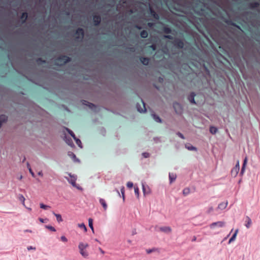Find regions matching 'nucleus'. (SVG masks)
<instances>
[{
  "label": "nucleus",
  "instance_id": "f257e3e1",
  "mask_svg": "<svg viewBox=\"0 0 260 260\" xmlns=\"http://www.w3.org/2000/svg\"><path fill=\"white\" fill-rule=\"evenodd\" d=\"M89 246L87 243H84L83 242H80L78 245V248L79 250V253L84 258H87L89 253L87 251L86 249Z\"/></svg>",
  "mask_w": 260,
  "mask_h": 260
},
{
  "label": "nucleus",
  "instance_id": "f03ea898",
  "mask_svg": "<svg viewBox=\"0 0 260 260\" xmlns=\"http://www.w3.org/2000/svg\"><path fill=\"white\" fill-rule=\"evenodd\" d=\"M56 61L60 62L61 65H63L71 61V58L66 55H61L57 57Z\"/></svg>",
  "mask_w": 260,
  "mask_h": 260
},
{
  "label": "nucleus",
  "instance_id": "7ed1b4c3",
  "mask_svg": "<svg viewBox=\"0 0 260 260\" xmlns=\"http://www.w3.org/2000/svg\"><path fill=\"white\" fill-rule=\"evenodd\" d=\"M84 36V30L81 28H78L76 29L75 37L76 40H82Z\"/></svg>",
  "mask_w": 260,
  "mask_h": 260
},
{
  "label": "nucleus",
  "instance_id": "20e7f679",
  "mask_svg": "<svg viewBox=\"0 0 260 260\" xmlns=\"http://www.w3.org/2000/svg\"><path fill=\"white\" fill-rule=\"evenodd\" d=\"M141 104H138V103L137 104V110L140 113L145 112L146 111L145 104L144 103V102H143V101L142 100H141Z\"/></svg>",
  "mask_w": 260,
  "mask_h": 260
},
{
  "label": "nucleus",
  "instance_id": "39448f33",
  "mask_svg": "<svg viewBox=\"0 0 260 260\" xmlns=\"http://www.w3.org/2000/svg\"><path fill=\"white\" fill-rule=\"evenodd\" d=\"M240 169V166H239V161H238L237 164L236 165L235 167H234V168L231 171V174L232 176H234V177H236Z\"/></svg>",
  "mask_w": 260,
  "mask_h": 260
},
{
  "label": "nucleus",
  "instance_id": "423d86ee",
  "mask_svg": "<svg viewBox=\"0 0 260 260\" xmlns=\"http://www.w3.org/2000/svg\"><path fill=\"white\" fill-rule=\"evenodd\" d=\"M225 225V222L224 221H217L215 222H213L210 225V228L211 229H214L215 226H217L219 228H222Z\"/></svg>",
  "mask_w": 260,
  "mask_h": 260
},
{
  "label": "nucleus",
  "instance_id": "0eeeda50",
  "mask_svg": "<svg viewBox=\"0 0 260 260\" xmlns=\"http://www.w3.org/2000/svg\"><path fill=\"white\" fill-rule=\"evenodd\" d=\"M93 21L95 26H98L101 22V17L100 15H94L93 16Z\"/></svg>",
  "mask_w": 260,
  "mask_h": 260
},
{
  "label": "nucleus",
  "instance_id": "6e6552de",
  "mask_svg": "<svg viewBox=\"0 0 260 260\" xmlns=\"http://www.w3.org/2000/svg\"><path fill=\"white\" fill-rule=\"evenodd\" d=\"M149 12L151 15L155 19L158 20L159 19V16L157 14L155 11L151 8L149 7Z\"/></svg>",
  "mask_w": 260,
  "mask_h": 260
},
{
  "label": "nucleus",
  "instance_id": "1a4fd4ad",
  "mask_svg": "<svg viewBox=\"0 0 260 260\" xmlns=\"http://www.w3.org/2000/svg\"><path fill=\"white\" fill-rule=\"evenodd\" d=\"M140 60L142 63H143L144 65L147 66L148 64L150 59L148 57H141L140 58Z\"/></svg>",
  "mask_w": 260,
  "mask_h": 260
},
{
  "label": "nucleus",
  "instance_id": "9d476101",
  "mask_svg": "<svg viewBox=\"0 0 260 260\" xmlns=\"http://www.w3.org/2000/svg\"><path fill=\"white\" fill-rule=\"evenodd\" d=\"M159 230L160 231L166 233H169L171 232V229L169 226H163L160 227L159 228Z\"/></svg>",
  "mask_w": 260,
  "mask_h": 260
},
{
  "label": "nucleus",
  "instance_id": "9b49d317",
  "mask_svg": "<svg viewBox=\"0 0 260 260\" xmlns=\"http://www.w3.org/2000/svg\"><path fill=\"white\" fill-rule=\"evenodd\" d=\"M259 4L258 2H253L249 4L248 6L250 9H253L258 7Z\"/></svg>",
  "mask_w": 260,
  "mask_h": 260
},
{
  "label": "nucleus",
  "instance_id": "f8f14e48",
  "mask_svg": "<svg viewBox=\"0 0 260 260\" xmlns=\"http://www.w3.org/2000/svg\"><path fill=\"white\" fill-rule=\"evenodd\" d=\"M195 95H196V94L194 92H191L188 96V100L192 104H196V102L194 101Z\"/></svg>",
  "mask_w": 260,
  "mask_h": 260
},
{
  "label": "nucleus",
  "instance_id": "ddd939ff",
  "mask_svg": "<svg viewBox=\"0 0 260 260\" xmlns=\"http://www.w3.org/2000/svg\"><path fill=\"white\" fill-rule=\"evenodd\" d=\"M7 120V116L5 115H0V127H1L3 123Z\"/></svg>",
  "mask_w": 260,
  "mask_h": 260
},
{
  "label": "nucleus",
  "instance_id": "4468645a",
  "mask_svg": "<svg viewBox=\"0 0 260 260\" xmlns=\"http://www.w3.org/2000/svg\"><path fill=\"white\" fill-rule=\"evenodd\" d=\"M177 176L176 174L170 173H169V180L170 183H172L174 181H175L176 179Z\"/></svg>",
  "mask_w": 260,
  "mask_h": 260
},
{
  "label": "nucleus",
  "instance_id": "2eb2a0df",
  "mask_svg": "<svg viewBox=\"0 0 260 260\" xmlns=\"http://www.w3.org/2000/svg\"><path fill=\"white\" fill-rule=\"evenodd\" d=\"M27 17H28V15L26 12H23L20 18L22 20V22L23 23L25 22L26 19H27Z\"/></svg>",
  "mask_w": 260,
  "mask_h": 260
},
{
  "label": "nucleus",
  "instance_id": "dca6fc26",
  "mask_svg": "<svg viewBox=\"0 0 260 260\" xmlns=\"http://www.w3.org/2000/svg\"><path fill=\"white\" fill-rule=\"evenodd\" d=\"M228 205V202H222L219 204L218 206V209L220 210L224 209Z\"/></svg>",
  "mask_w": 260,
  "mask_h": 260
},
{
  "label": "nucleus",
  "instance_id": "f3484780",
  "mask_svg": "<svg viewBox=\"0 0 260 260\" xmlns=\"http://www.w3.org/2000/svg\"><path fill=\"white\" fill-rule=\"evenodd\" d=\"M225 22L229 25H231L233 26H235V27L238 28V29H241L239 25H237L235 23L233 22L231 20H227L225 21Z\"/></svg>",
  "mask_w": 260,
  "mask_h": 260
},
{
  "label": "nucleus",
  "instance_id": "a211bd4d",
  "mask_svg": "<svg viewBox=\"0 0 260 260\" xmlns=\"http://www.w3.org/2000/svg\"><path fill=\"white\" fill-rule=\"evenodd\" d=\"M247 162V157H246L244 158V162H243L242 169H241V173H240L242 175L244 173V172L245 171V168Z\"/></svg>",
  "mask_w": 260,
  "mask_h": 260
},
{
  "label": "nucleus",
  "instance_id": "6ab92c4d",
  "mask_svg": "<svg viewBox=\"0 0 260 260\" xmlns=\"http://www.w3.org/2000/svg\"><path fill=\"white\" fill-rule=\"evenodd\" d=\"M100 203L102 205L105 210H106L107 209V205L105 200L103 199H100Z\"/></svg>",
  "mask_w": 260,
  "mask_h": 260
},
{
  "label": "nucleus",
  "instance_id": "aec40b11",
  "mask_svg": "<svg viewBox=\"0 0 260 260\" xmlns=\"http://www.w3.org/2000/svg\"><path fill=\"white\" fill-rule=\"evenodd\" d=\"M69 175L71 177V180H68V181L72 184L73 186H75L76 179L74 177L72 176L71 174H69Z\"/></svg>",
  "mask_w": 260,
  "mask_h": 260
},
{
  "label": "nucleus",
  "instance_id": "412c9836",
  "mask_svg": "<svg viewBox=\"0 0 260 260\" xmlns=\"http://www.w3.org/2000/svg\"><path fill=\"white\" fill-rule=\"evenodd\" d=\"M83 104L84 105L88 106L91 109H93V108H95V106L94 104L89 103L86 101H84Z\"/></svg>",
  "mask_w": 260,
  "mask_h": 260
},
{
  "label": "nucleus",
  "instance_id": "4be33fe9",
  "mask_svg": "<svg viewBox=\"0 0 260 260\" xmlns=\"http://www.w3.org/2000/svg\"><path fill=\"white\" fill-rule=\"evenodd\" d=\"M162 30L164 32L167 34H170L172 31L171 28L168 26H164L162 28Z\"/></svg>",
  "mask_w": 260,
  "mask_h": 260
},
{
  "label": "nucleus",
  "instance_id": "5701e85b",
  "mask_svg": "<svg viewBox=\"0 0 260 260\" xmlns=\"http://www.w3.org/2000/svg\"><path fill=\"white\" fill-rule=\"evenodd\" d=\"M148 33L146 30H144L140 32V36L142 38H146L148 37Z\"/></svg>",
  "mask_w": 260,
  "mask_h": 260
},
{
  "label": "nucleus",
  "instance_id": "b1692460",
  "mask_svg": "<svg viewBox=\"0 0 260 260\" xmlns=\"http://www.w3.org/2000/svg\"><path fill=\"white\" fill-rule=\"evenodd\" d=\"M246 224H245V226L247 228H249L251 224V219L247 216L246 218Z\"/></svg>",
  "mask_w": 260,
  "mask_h": 260
},
{
  "label": "nucleus",
  "instance_id": "393cba45",
  "mask_svg": "<svg viewBox=\"0 0 260 260\" xmlns=\"http://www.w3.org/2000/svg\"><path fill=\"white\" fill-rule=\"evenodd\" d=\"M18 199L22 203V205L24 206H25V198L24 197V196L22 195V194H19L18 196Z\"/></svg>",
  "mask_w": 260,
  "mask_h": 260
},
{
  "label": "nucleus",
  "instance_id": "a878e982",
  "mask_svg": "<svg viewBox=\"0 0 260 260\" xmlns=\"http://www.w3.org/2000/svg\"><path fill=\"white\" fill-rule=\"evenodd\" d=\"M185 147L189 150H197V148L190 144H186Z\"/></svg>",
  "mask_w": 260,
  "mask_h": 260
},
{
  "label": "nucleus",
  "instance_id": "bb28decb",
  "mask_svg": "<svg viewBox=\"0 0 260 260\" xmlns=\"http://www.w3.org/2000/svg\"><path fill=\"white\" fill-rule=\"evenodd\" d=\"M143 191L144 195L148 194L150 192L149 187L146 188L144 185H143Z\"/></svg>",
  "mask_w": 260,
  "mask_h": 260
},
{
  "label": "nucleus",
  "instance_id": "cd10ccee",
  "mask_svg": "<svg viewBox=\"0 0 260 260\" xmlns=\"http://www.w3.org/2000/svg\"><path fill=\"white\" fill-rule=\"evenodd\" d=\"M88 224H89V226L91 229L92 232L94 233V229H93V220L91 218H89Z\"/></svg>",
  "mask_w": 260,
  "mask_h": 260
},
{
  "label": "nucleus",
  "instance_id": "c85d7f7f",
  "mask_svg": "<svg viewBox=\"0 0 260 260\" xmlns=\"http://www.w3.org/2000/svg\"><path fill=\"white\" fill-rule=\"evenodd\" d=\"M217 132V128L214 126H211L210 127V132L212 134H215Z\"/></svg>",
  "mask_w": 260,
  "mask_h": 260
},
{
  "label": "nucleus",
  "instance_id": "c756f323",
  "mask_svg": "<svg viewBox=\"0 0 260 260\" xmlns=\"http://www.w3.org/2000/svg\"><path fill=\"white\" fill-rule=\"evenodd\" d=\"M54 215L56 216V220L58 222H60L61 221H62V217H61V215L60 214H56L55 213H53Z\"/></svg>",
  "mask_w": 260,
  "mask_h": 260
},
{
  "label": "nucleus",
  "instance_id": "7c9ffc66",
  "mask_svg": "<svg viewBox=\"0 0 260 260\" xmlns=\"http://www.w3.org/2000/svg\"><path fill=\"white\" fill-rule=\"evenodd\" d=\"M237 233H238V230H237L236 231L235 233L234 234V235L232 236V237L230 238L229 242V243H231L235 240Z\"/></svg>",
  "mask_w": 260,
  "mask_h": 260
},
{
  "label": "nucleus",
  "instance_id": "2f4dec72",
  "mask_svg": "<svg viewBox=\"0 0 260 260\" xmlns=\"http://www.w3.org/2000/svg\"><path fill=\"white\" fill-rule=\"evenodd\" d=\"M36 61H37V63L39 64L45 63L46 62L45 60L43 59L42 58H38L36 60Z\"/></svg>",
  "mask_w": 260,
  "mask_h": 260
},
{
  "label": "nucleus",
  "instance_id": "473e14b6",
  "mask_svg": "<svg viewBox=\"0 0 260 260\" xmlns=\"http://www.w3.org/2000/svg\"><path fill=\"white\" fill-rule=\"evenodd\" d=\"M66 130L69 133V134L74 138V139H76V137L75 134L71 130H70L68 128H66Z\"/></svg>",
  "mask_w": 260,
  "mask_h": 260
},
{
  "label": "nucleus",
  "instance_id": "72a5a7b5",
  "mask_svg": "<svg viewBox=\"0 0 260 260\" xmlns=\"http://www.w3.org/2000/svg\"><path fill=\"white\" fill-rule=\"evenodd\" d=\"M152 115H153V118L155 121H156L157 122H161V119L158 116H157L155 114H153Z\"/></svg>",
  "mask_w": 260,
  "mask_h": 260
},
{
  "label": "nucleus",
  "instance_id": "f704fd0d",
  "mask_svg": "<svg viewBox=\"0 0 260 260\" xmlns=\"http://www.w3.org/2000/svg\"><path fill=\"white\" fill-rule=\"evenodd\" d=\"M78 226L80 228L83 229L85 232H87V228L83 223L78 224Z\"/></svg>",
  "mask_w": 260,
  "mask_h": 260
},
{
  "label": "nucleus",
  "instance_id": "c9c22d12",
  "mask_svg": "<svg viewBox=\"0 0 260 260\" xmlns=\"http://www.w3.org/2000/svg\"><path fill=\"white\" fill-rule=\"evenodd\" d=\"M40 208H42V209H43L46 210V209L50 208V206H47V205H44L43 203H41L40 204Z\"/></svg>",
  "mask_w": 260,
  "mask_h": 260
},
{
  "label": "nucleus",
  "instance_id": "e433bc0d",
  "mask_svg": "<svg viewBox=\"0 0 260 260\" xmlns=\"http://www.w3.org/2000/svg\"><path fill=\"white\" fill-rule=\"evenodd\" d=\"M190 192V189L188 188H186L183 190V194L184 196L188 194Z\"/></svg>",
  "mask_w": 260,
  "mask_h": 260
},
{
  "label": "nucleus",
  "instance_id": "4c0bfd02",
  "mask_svg": "<svg viewBox=\"0 0 260 260\" xmlns=\"http://www.w3.org/2000/svg\"><path fill=\"white\" fill-rule=\"evenodd\" d=\"M68 155L70 156L72 159L75 160L76 158L75 154L72 152H69Z\"/></svg>",
  "mask_w": 260,
  "mask_h": 260
},
{
  "label": "nucleus",
  "instance_id": "58836bf2",
  "mask_svg": "<svg viewBox=\"0 0 260 260\" xmlns=\"http://www.w3.org/2000/svg\"><path fill=\"white\" fill-rule=\"evenodd\" d=\"M45 228L52 232L56 231L54 227H53L52 226L47 225H45Z\"/></svg>",
  "mask_w": 260,
  "mask_h": 260
},
{
  "label": "nucleus",
  "instance_id": "ea45409f",
  "mask_svg": "<svg viewBox=\"0 0 260 260\" xmlns=\"http://www.w3.org/2000/svg\"><path fill=\"white\" fill-rule=\"evenodd\" d=\"M27 167L28 168L29 172L31 174V176L33 177H35V175L34 173L33 172L32 170H31V168L30 167L28 163H27Z\"/></svg>",
  "mask_w": 260,
  "mask_h": 260
},
{
  "label": "nucleus",
  "instance_id": "a19ab883",
  "mask_svg": "<svg viewBox=\"0 0 260 260\" xmlns=\"http://www.w3.org/2000/svg\"><path fill=\"white\" fill-rule=\"evenodd\" d=\"M76 141V144L81 148H82L81 145V141L76 138V139H74Z\"/></svg>",
  "mask_w": 260,
  "mask_h": 260
},
{
  "label": "nucleus",
  "instance_id": "79ce46f5",
  "mask_svg": "<svg viewBox=\"0 0 260 260\" xmlns=\"http://www.w3.org/2000/svg\"><path fill=\"white\" fill-rule=\"evenodd\" d=\"M179 106V104L178 103H175L173 105L174 109L176 112V113H177V107Z\"/></svg>",
  "mask_w": 260,
  "mask_h": 260
},
{
  "label": "nucleus",
  "instance_id": "37998d69",
  "mask_svg": "<svg viewBox=\"0 0 260 260\" xmlns=\"http://www.w3.org/2000/svg\"><path fill=\"white\" fill-rule=\"evenodd\" d=\"M135 193L137 195V197L139 198V188L138 187H135Z\"/></svg>",
  "mask_w": 260,
  "mask_h": 260
},
{
  "label": "nucleus",
  "instance_id": "c03bdc74",
  "mask_svg": "<svg viewBox=\"0 0 260 260\" xmlns=\"http://www.w3.org/2000/svg\"><path fill=\"white\" fill-rule=\"evenodd\" d=\"M121 192L122 194L123 200H124V187L122 186L121 188Z\"/></svg>",
  "mask_w": 260,
  "mask_h": 260
},
{
  "label": "nucleus",
  "instance_id": "a18cd8bd",
  "mask_svg": "<svg viewBox=\"0 0 260 260\" xmlns=\"http://www.w3.org/2000/svg\"><path fill=\"white\" fill-rule=\"evenodd\" d=\"M126 185L128 188H131L133 186V183L132 182H128Z\"/></svg>",
  "mask_w": 260,
  "mask_h": 260
},
{
  "label": "nucleus",
  "instance_id": "49530a36",
  "mask_svg": "<svg viewBox=\"0 0 260 260\" xmlns=\"http://www.w3.org/2000/svg\"><path fill=\"white\" fill-rule=\"evenodd\" d=\"M60 239L62 241V242H67L68 241V239L67 238L64 236H62L61 237H60Z\"/></svg>",
  "mask_w": 260,
  "mask_h": 260
},
{
  "label": "nucleus",
  "instance_id": "de8ad7c7",
  "mask_svg": "<svg viewBox=\"0 0 260 260\" xmlns=\"http://www.w3.org/2000/svg\"><path fill=\"white\" fill-rule=\"evenodd\" d=\"M149 47L153 51L156 50V45L155 44H152Z\"/></svg>",
  "mask_w": 260,
  "mask_h": 260
},
{
  "label": "nucleus",
  "instance_id": "09e8293b",
  "mask_svg": "<svg viewBox=\"0 0 260 260\" xmlns=\"http://www.w3.org/2000/svg\"><path fill=\"white\" fill-rule=\"evenodd\" d=\"M179 43H180V49H181L183 48V42L182 40L180 39Z\"/></svg>",
  "mask_w": 260,
  "mask_h": 260
},
{
  "label": "nucleus",
  "instance_id": "8fccbe9b",
  "mask_svg": "<svg viewBox=\"0 0 260 260\" xmlns=\"http://www.w3.org/2000/svg\"><path fill=\"white\" fill-rule=\"evenodd\" d=\"M153 25H154V24L152 22H148L147 23V26L149 27H152L153 26Z\"/></svg>",
  "mask_w": 260,
  "mask_h": 260
},
{
  "label": "nucleus",
  "instance_id": "3c124183",
  "mask_svg": "<svg viewBox=\"0 0 260 260\" xmlns=\"http://www.w3.org/2000/svg\"><path fill=\"white\" fill-rule=\"evenodd\" d=\"M143 155L144 156V157L146 158L149 156V153L145 152L143 153Z\"/></svg>",
  "mask_w": 260,
  "mask_h": 260
},
{
  "label": "nucleus",
  "instance_id": "603ef678",
  "mask_svg": "<svg viewBox=\"0 0 260 260\" xmlns=\"http://www.w3.org/2000/svg\"><path fill=\"white\" fill-rule=\"evenodd\" d=\"M135 27L139 30L142 28V27L139 25H136L135 26Z\"/></svg>",
  "mask_w": 260,
  "mask_h": 260
},
{
  "label": "nucleus",
  "instance_id": "864d4df0",
  "mask_svg": "<svg viewBox=\"0 0 260 260\" xmlns=\"http://www.w3.org/2000/svg\"><path fill=\"white\" fill-rule=\"evenodd\" d=\"M213 210V207H210L209 209H208V210L207 211L208 213H210L211 212H212V211Z\"/></svg>",
  "mask_w": 260,
  "mask_h": 260
},
{
  "label": "nucleus",
  "instance_id": "5fc2aeb1",
  "mask_svg": "<svg viewBox=\"0 0 260 260\" xmlns=\"http://www.w3.org/2000/svg\"><path fill=\"white\" fill-rule=\"evenodd\" d=\"M154 250L153 249H149V250H147V253H150L151 252L154 251Z\"/></svg>",
  "mask_w": 260,
  "mask_h": 260
},
{
  "label": "nucleus",
  "instance_id": "6e6d98bb",
  "mask_svg": "<svg viewBox=\"0 0 260 260\" xmlns=\"http://www.w3.org/2000/svg\"><path fill=\"white\" fill-rule=\"evenodd\" d=\"M36 249V248H35V247H32V246H28V247H27V249H28V250H31V249Z\"/></svg>",
  "mask_w": 260,
  "mask_h": 260
},
{
  "label": "nucleus",
  "instance_id": "4d7b16f0",
  "mask_svg": "<svg viewBox=\"0 0 260 260\" xmlns=\"http://www.w3.org/2000/svg\"><path fill=\"white\" fill-rule=\"evenodd\" d=\"M129 49V51L131 52H134L135 50V49L134 47H131Z\"/></svg>",
  "mask_w": 260,
  "mask_h": 260
},
{
  "label": "nucleus",
  "instance_id": "13d9d810",
  "mask_svg": "<svg viewBox=\"0 0 260 260\" xmlns=\"http://www.w3.org/2000/svg\"><path fill=\"white\" fill-rule=\"evenodd\" d=\"M39 220H40V222H41L42 223L45 222V219H44L43 218H39Z\"/></svg>",
  "mask_w": 260,
  "mask_h": 260
},
{
  "label": "nucleus",
  "instance_id": "bf43d9fd",
  "mask_svg": "<svg viewBox=\"0 0 260 260\" xmlns=\"http://www.w3.org/2000/svg\"><path fill=\"white\" fill-rule=\"evenodd\" d=\"M38 174L39 175V176H43V173L42 171H40L38 172Z\"/></svg>",
  "mask_w": 260,
  "mask_h": 260
},
{
  "label": "nucleus",
  "instance_id": "052dcab7",
  "mask_svg": "<svg viewBox=\"0 0 260 260\" xmlns=\"http://www.w3.org/2000/svg\"><path fill=\"white\" fill-rule=\"evenodd\" d=\"M165 38H167V39H171V37L170 35H166V36H165Z\"/></svg>",
  "mask_w": 260,
  "mask_h": 260
},
{
  "label": "nucleus",
  "instance_id": "680f3d73",
  "mask_svg": "<svg viewBox=\"0 0 260 260\" xmlns=\"http://www.w3.org/2000/svg\"><path fill=\"white\" fill-rule=\"evenodd\" d=\"M175 42H176V45L178 44L179 45V40L177 39L176 40Z\"/></svg>",
  "mask_w": 260,
  "mask_h": 260
},
{
  "label": "nucleus",
  "instance_id": "e2e57ef3",
  "mask_svg": "<svg viewBox=\"0 0 260 260\" xmlns=\"http://www.w3.org/2000/svg\"><path fill=\"white\" fill-rule=\"evenodd\" d=\"M25 232H29V233H31V231L30 230H26L24 231Z\"/></svg>",
  "mask_w": 260,
  "mask_h": 260
},
{
  "label": "nucleus",
  "instance_id": "0e129e2a",
  "mask_svg": "<svg viewBox=\"0 0 260 260\" xmlns=\"http://www.w3.org/2000/svg\"><path fill=\"white\" fill-rule=\"evenodd\" d=\"M180 138H181L182 139L184 138V137H183V135L181 134V133H180Z\"/></svg>",
  "mask_w": 260,
  "mask_h": 260
},
{
  "label": "nucleus",
  "instance_id": "69168bd1",
  "mask_svg": "<svg viewBox=\"0 0 260 260\" xmlns=\"http://www.w3.org/2000/svg\"><path fill=\"white\" fill-rule=\"evenodd\" d=\"M22 178V176H20V177L19 178V179L21 180Z\"/></svg>",
  "mask_w": 260,
  "mask_h": 260
},
{
  "label": "nucleus",
  "instance_id": "338daca9",
  "mask_svg": "<svg viewBox=\"0 0 260 260\" xmlns=\"http://www.w3.org/2000/svg\"><path fill=\"white\" fill-rule=\"evenodd\" d=\"M27 209L29 210V211H31V209L30 208H27Z\"/></svg>",
  "mask_w": 260,
  "mask_h": 260
},
{
  "label": "nucleus",
  "instance_id": "774afa93",
  "mask_svg": "<svg viewBox=\"0 0 260 260\" xmlns=\"http://www.w3.org/2000/svg\"><path fill=\"white\" fill-rule=\"evenodd\" d=\"M68 145H71V144H70V142L69 141V142H67Z\"/></svg>",
  "mask_w": 260,
  "mask_h": 260
}]
</instances>
